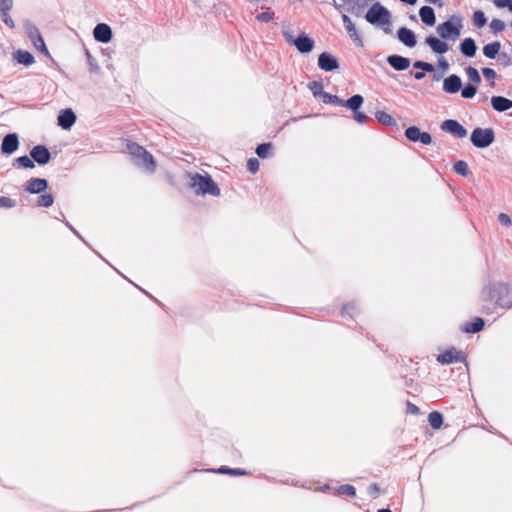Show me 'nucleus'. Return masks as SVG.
Listing matches in <instances>:
<instances>
[{
  "instance_id": "nucleus-24",
  "label": "nucleus",
  "mask_w": 512,
  "mask_h": 512,
  "mask_svg": "<svg viewBox=\"0 0 512 512\" xmlns=\"http://www.w3.org/2000/svg\"><path fill=\"white\" fill-rule=\"evenodd\" d=\"M421 21L427 26H434L436 22L435 12L431 6H422L419 10Z\"/></svg>"
},
{
  "instance_id": "nucleus-18",
  "label": "nucleus",
  "mask_w": 512,
  "mask_h": 512,
  "mask_svg": "<svg viewBox=\"0 0 512 512\" xmlns=\"http://www.w3.org/2000/svg\"><path fill=\"white\" fill-rule=\"evenodd\" d=\"M387 63L395 70V71H405L410 67L411 61L409 58L392 54L387 57Z\"/></svg>"
},
{
  "instance_id": "nucleus-29",
  "label": "nucleus",
  "mask_w": 512,
  "mask_h": 512,
  "mask_svg": "<svg viewBox=\"0 0 512 512\" xmlns=\"http://www.w3.org/2000/svg\"><path fill=\"white\" fill-rule=\"evenodd\" d=\"M13 167L15 168H22V169H33L35 167L34 161L29 155H23L20 157H17L13 160L12 163Z\"/></svg>"
},
{
  "instance_id": "nucleus-21",
  "label": "nucleus",
  "mask_w": 512,
  "mask_h": 512,
  "mask_svg": "<svg viewBox=\"0 0 512 512\" xmlns=\"http://www.w3.org/2000/svg\"><path fill=\"white\" fill-rule=\"evenodd\" d=\"M491 106L497 112H505L512 108V100L504 96H492Z\"/></svg>"
},
{
  "instance_id": "nucleus-14",
  "label": "nucleus",
  "mask_w": 512,
  "mask_h": 512,
  "mask_svg": "<svg viewBox=\"0 0 512 512\" xmlns=\"http://www.w3.org/2000/svg\"><path fill=\"white\" fill-rule=\"evenodd\" d=\"M463 29V19L458 15H452L447 21L436 28V32H460Z\"/></svg>"
},
{
  "instance_id": "nucleus-52",
  "label": "nucleus",
  "mask_w": 512,
  "mask_h": 512,
  "mask_svg": "<svg viewBox=\"0 0 512 512\" xmlns=\"http://www.w3.org/2000/svg\"><path fill=\"white\" fill-rule=\"evenodd\" d=\"M0 16L2 21L6 24V26L9 29H13L15 27L14 22L8 12H0Z\"/></svg>"
},
{
  "instance_id": "nucleus-2",
  "label": "nucleus",
  "mask_w": 512,
  "mask_h": 512,
  "mask_svg": "<svg viewBox=\"0 0 512 512\" xmlns=\"http://www.w3.org/2000/svg\"><path fill=\"white\" fill-rule=\"evenodd\" d=\"M391 13L379 2L374 3L367 11L365 19L376 28L383 29L384 32H390Z\"/></svg>"
},
{
  "instance_id": "nucleus-15",
  "label": "nucleus",
  "mask_w": 512,
  "mask_h": 512,
  "mask_svg": "<svg viewBox=\"0 0 512 512\" xmlns=\"http://www.w3.org/2000/svg\"><path fill=\"white\" fill-rule=\"evenodd\" d=\"M77 120V116L75 112L71 108H66L60 110L57 117V124L63 130H70L71 127L75 124Z\"/></svg>"
},
{
  "instance_id": "nucleus-19",
  "label": "nucleus",
  "mask_w": 512,
  "mask_h": 512,
  "mask_svg": "<svg viewBox=\"0 0 512 512\" xmlns=\"http://www.w3.org/2000/svg\"><path fill=\"white\" fill-rule=\"evenodd\" d=\"M13 60L25 67L31 66L35 62L33 54L27 50L18 49L13 52Z\"/></svg>"
},
{
  "instance_id": "nucleus-60",
  "label": "nucleus",
  "mask_w": 512,
  "mask_h": 512,
  "mask_svg": "<svg viewBox=\"0 0 512 512\" xmlns=\"http://www.w3.org/2000/svg\"><path fill=\"white\" fill-rule=\"evenodd\" d=\"M439 36L447 43V41L457 40L461 34H439Z\"/></svg>"
},
{
  "instance_id": "nucleus-26",
  "label": "nucleus",
  "mask_w": 512,
  "mask_h": 512,
  "mask_svg": "<svg viewBox=\"0 0 512 512\" xmlns=\"http://www.w3.org/2000/svg\"><path fill=\"white\" fill-rule=\"evenodd\" d=\"M364 102V98L362 95L360 94H355V95H352L350 98H348L347 100H343L342 99V107H346L350 110H352V112L354 111H357L361 108L362 104Z\"/></svg>"
},
{
  "instance_id": "nucleus-35",
  "label": "nucleus",
  "mask_w": 512,
  "mask_h": 512,
  "mask_svg": "<svg viewBox=\"0 0 512 512\" xmlns=\"http://www.w3.org/2000/svg\"><path fill=\"white\" fill-rule=\"evenodd\" d=\"M129 154L133 157L134 161L136 162L139 157L143 154V152L146 151V149L142 146H140L137 143L131 142L127 145Z\"/></svg>"
},
{
  "instance_id": "nucleus-44",
  "label": "nucleus",
  "mask_w": 512,
  "mask_h": 512,
  "mask_svg": "<svg viewBox=\"0 0 512 512\" xmlns=\"http://www.w3.org/2000/svg\"><path fill=\"white\" fill-rule=\"evenodd\" d=\"M259 166L260 163L257 158L252 157L247 160V170L252 174H255L259 171Z\"/></svg>"
},
{
  "instance_id": "nucleus-23",
  "label": "nucleus",
  "mask_w": 512,
  "mask_h": 512,
  "mask_svg": "<svg viewBox=\"0 0 512 512\" xmlns=\"http://www.w3.org/2000/svg\"><path fill=\"white\" fill-rule=\"evenodd\" d=\"M459 49H460V52L464 56H466L468 58H472L476 54L477 45H476V42L474 39L468 37V38H465L464 40H462V42L460 43Z\"/></svg>"
},
{
  "instance_id": "nucleus-39",
  "label": "nucleus",
  "mask_w": 512,
  "mask_h": 512,
  "mask_svg": "<svg viewBox=\"0 0 512 512\" xmlns=\"http://www.w3.org/2000/svg\"><path fill=\"white\" fill-rule=\"evenodd\" d=\"M465 72L467 74V77L469 79V81L472 83V84H479L481 83V76H480V73L479 71L473 67V66H468L465 68Z\"/></svg>"
},
{
  "instance_id": "nucleus-25",
  "label": "nucleus",
  "mask_w": 512,
  "mask_h": 512,
  "mask_svg": "<svg viewBox=\"0 0 512 512\" xmlns=\"http://www.w3.org/2000/svg\"><path fill=\"white\" fill-rule=\"evenodd\" d=\"M137 165H141L149 172H154L156 168V162L154 160L153 155L147 150L143 152L141 157L135 162Z\"/></svg>"
},
{
  "instance_id": "nucleus-13",
  "label": "nucleus",
  "mask_w": 512,
  "mask_h": 512,
  "mask_svg": "<svg viewBox=\"0 0 512 512\" xmlns=\"http://www.w3.org/2000/svg\"><path fill=\"white\" fill-rule=\"evenodd\" d=\"M19 136L15 132L6 134L1 142V153L3 155H11L19 149Z\"/></svg>"
},
{
  "instance_id": "nucleus-10",
  "label": "nucleus",
  "mask_w": 512,
  "mask_h": 512,
  "mask_svg": "<svg viewBox=\"0 0 512 512\" xmlns=\"http://www.w3.org/2000/svg\"><path fill=\"white\" fill-rule=\"evenodd\" d=\"M317 64L325 72H334L340 67L338 58L326 51L319 54Z\"/></svg>"
},
{
  "instance_id": "nucleus-11",
  "label": "nucleus",
  "mask_w": 512,
  "mask_h": 512,
  "mask_svg": "<svg viewBox=\"0 0 512 512\" xmlns=\"http://www.w3.org/2000/svg\"><path fill=\"white\" fill-rule=\"evenodd\" d=\"M24 190L30 194H42L49 188V182L45 178L31 177L23 185Z\"/></svg>"
},
{
  "instance_id": "nucleus-4",
  "label": "nucleus",
  "mask_w": 512,
  "mask_h": 512,
  "mask_svg": "<svg viewBox=\"0 0 512 512\" xmlns=\"http://www.w3.org/2000/svg\"><path fill=\"white\" fill-rule=\"evenodd\" d=\"M472 145L478 149H485L495 141V132L493 128L476 127L470 134Z\"/></svg>"
},
{
  "instance_id": "nucleus-31",
  "label": "nucleus",
  "mask_w": 512,
  "mask_h": 512,
  "mask_svg": "<svg viewBox=\"0 0 512 512\" xmlns=\"http://www.w3.org/2000/svg\"><path fill=\"white\" fill-rule=\"evenodd\" d=\"M428 422L429 425L435 429L438 430L442 427L444 422L443 414L439 411H432L428 414Z\"/></svg>"
},
{
  "instance_id": "nucleus-5",
  "label": "nucleus",
  "mask_w": 512,
  "mask_h": 512,
  "mask_svg": "<svg viewBox=\"0 0 512 512\" xmlns=\"http://www.w3.org/2000/svg\"><path fill=\"white\" fill-rule=\"evenodd\" d=\"M286 42L293 45L302 54L310 53L315 47V41L308 34H283Z\"/></svg>"
},
{
  "instance_id": "nucleus-8",
  "label": "nucleus",
  "mask_w": 512,
  "mask_h": 512,
  "mask_svg": "<svg viewBox=\"0 0 512 512\" xmlns=\"http://www.w3.org/2000/svg\"><path fill=\"white\" fill-rule=\"evenodd\" d=\"M437 361L442 365H448L452 363H465L466 356L462 351L452 347L439 354L437 356Z\"/></svg>"
},
{
  "instance_id": "nucleus-54",
  "label": "nucleus",
  "mask_w": 512,
  "mask_h": 512,
  "mask_svg": "<svg viewBox=\"0 0 512 512\" xmlns=\"http://www.w3.org/2000/svg\"><path fill=\"white\" fill-rule=\"evenodd\" d=\"M498 221L502 226L509 227L512 224L511 218L506 213H500L498 215Z\"/></svg>"
},
{
  "instance_id": "nucleus-20",
  "label": "nucleus",
  "mask_w": 512,
  "mask_h": 512,
  "mask_svg": "<svg viewBox=\"0 0 512 512\" xmlns=\"http://www.w3.org/2000/svg\"><path fill=\"white\" fill-rule=\"evenodd\" d=\"M485 321L481 317H475L472 321L464 323L461 330L465 333L476 334L484 329Z\"/></svg>"
},
{
  "instance_id": "nucleus-28",
  "label": "nucleus",
  "mask_w": 512,
  "mask_h": 512,
  "mask_svg": "<svg viewBox=\"0 0 512 512\" xmlns=\"http://www.w3.org/2000/svg\"><path fill=\"white\" fill-rule=\"evenodd\" d=\"M501 49V44L499 41L490 42L483 47V54L485 57L489 59H495L499 54Z\"/></svg>"
},
{
  "instance_id": "nucleus-49",
  "label": "nucleus",
  "mask_w": 512,
  "mask_h": 512,
  "mask_svg": "<svg viewBox=\"0 0 512 512\" xmlns=\"http://www.w3.org/2000/svg\"><path fill=\"white\" fill-rule=\"evenodd\" d=\"M15 205V200L11 199L10 197L0 196V207L13 208Z\"/></svg>"
},
{
  "instance_id": "nucleus-33",
  "label": "nucleus",
  "mask_w": 512,
  "mask_h": 512,
  "mask_svg": "<svg viewBox=\"0 0 512 512\" xmlns=\"http://www.w3.org/2000/svg\"><path fill=\"white\" fill-rule=\"evenodd\" d=\"M334 495H346L349 497L356 496V489L351 484L340 485L338 488L334 489Z\"/></svg>"
},
{
  "instance_id": "nucleus-47",
  "label": "nucleus",
  "mask_w": 512,
  "mask_h": 512,
  "mask_svg": "<svg viewBox=\"0 0 512 512\" xmlns=\"http://www.w3.org/2000/svg\"><path fill=\"white\" fill-rule=\"evenodd\" d=\"M505 27L506 25L504 21L500 19L495 18L490 22V28L493 32H502L505 29Z\"/></svg>"
},
{
  "instance_id": "nucleus-57",
  "label": "nucleus",
  "mask_w": 512,
  "mask_h": 512,
  "mask_svg": "<svg viewBox=\"0 0 512 512\" xmlns=\"http://www.w3.org/2000/svg\"><path fill=\"white\" fill-rule=\"evenodd\" d=\"M13 6V0H0V12H9Z\"/></svg>"
},
{
  "instance_id": "nucleus-7",
  "label": "nucleus",
  "mask_w": 512,
  "mask_h": 512,
  "mask_svg": "<svg viewBox=\"0 0 512 512\" xmlns=\"http://www.w3.org/2000/svg\"><path fill=\"white\" fill-rule=\"evenodd\" d=\"M405 137L414 143H421L423 145H430L433 142L432 136L430 133L421 131L417 126H409L405 130Z\"/></svg>"
},
{
  "instance_id": "nucleus-22",
  "label": "nucleus",
  "mask_w": 512,
  "mask_h": 512,
  "mask_svg": "<svg viewBox=\"0 0 512 512\" xmlns=\"http://www.w3.org/2000/svg\"><path fill=\"white\" fill-rule=\"evenodd\" d=\"M375 118L378 121V123H380L384 126L395 128L396 131H399V127H398L396 119L389 113H387L383 110H378L375 112Z\"/></svg>"
},
{
  "instance_id": "nucleus-16",
  "label": "nucleus",
  "mask_w": 512,
  "mask_h": 512,
  "mask_svg": "<svg viewBox=\"0 0 512 512\" xmlns=\"http://www.w3.org/2000/svg\"><path fill=\"white\" fill-rule=\"evenodd\" d=\"M425 44L430 47V49L438 55H443L449 51V45L442 39L430 34L425 39Z\"/></svg>"
},
{
  "instance_id": "nucleus-17",
  "label": "nucleus",
  "mask_w": 512,
  "mask_h": 512,
  "mask_svg": "<svg viewBox=\"0 0 512 512\" xmlns=\"http://www.w3.org/2000/svg\"><path fill=\"white\" fill-rule=\"evenodd\" d=\"M462 88L461 77L457 74H451L444 78L442 89L449 94H455Z\"/></svg>"
},
{
  "instance_id": "nucleus-3",
  "label": "nucleus",
  "mask_w": 512,
  "mask_h": 512,
  "mask_svg": "<svg viewBox=\"0 0 512 512\" xmlns=\"http://www.w3.org/2000/svg\"><path fill=\"white\" fill-rule=\"evenodd\" d=\"M190 187L195 190L197 195H211L217 197L221 192L217 183L209 174L202 175L195 173L191 177Z\"/></svg>"
},
{
  "instance_id": "nucleus-46",
  "label": "nucleus",
  "mask_w": 512,
  "mask_h": 512,
  "mask_svg": "<svg viewBox=\"0 0 512 512\" xmlns=\"http://www.w3.org/2000/svg\"><path fill=\"white\" fill-rule=\"evenodd\" d=\"M496 58L497 61L504 67L512 65V58L506 52H499Z\"/></svg>"
},
{
  "instance_id": "nucleus-30",
  "label": "nucleus",
  "mask_w": 512,
  "mask_h": 512,
  "mask_svg": "<svg viewBox=\"0 0 512 512\" xmlns=\"http://www.w3.org/2000/svg\"><path fill=\"white\" fill-rule=\"evenodd\" d=\"M256 154L261 159H266L273 155V144L271 142H263L256 147Z\"/></svg>"
},
{
  "instance_id": "nucleus-45",
  "label": "nucleus",
  "mask_w": 512,
  "mask_h": 512,
  "mask_svg": "<svg viewBox=\"0 0 512 512\" xmlns=\"http://www.w3.org/2000/svg\"><path fill=\"white\" fill-rule=\"evenodd\" d=\"M356 309H357V306H356V303H355V302L347 303V304H345V305L342 307L341 315H342L343 317H345L346 315H349L350 317H352L353 313H355V312H356Z\"/></svg>"
},
{
  "instance_id": "nucleus-53",
  "label": "nucleus",
  "mask_w": 512,
  "mask_h": 512,
  "mask_svg": "<svg viewBox=\"0 0 512 512\" xmlns=\"http://www.w3.org/2000/svg\"><path fill=\"white\" fill-rule=\"evenodd\" d=\"M114 34H93L94 39L100 43H109Z\"/></svg>"
},
{
  "instance_id": "nucleus-37",
  "label": "nucleus",
  "mask_w": 512,
  "mask_h": 512,
  "mask_svg": "<svg viewBox=\"0 0 512 512\" xmlns=\"http://www.w3.org/2000/svg\"><path fill=\"white\" fill-rule=\"evenodd\" d=\"M477 93V86L472 83H467L461 88V96L464 99H472Z\"/></svg>"
},
{
  "instance_id": "nucleus-55",
  "label": "nucleus",
  "mask_w": 512,
  "mask_h": 512,
  "mask_svg": "<svg viewBox=\"0 0 512 512\" xmlns=\"http://www.w3.org/2000/svg\"><path fill=\"white\" fill-rule=\"evenodd\" d=\"M495 6L498 8H508L512 12V0H494Z\"/></svg>"
},
{
  "instance_id": "nucleus-40",
  "label": "nucleus",
  "mask_w": 512,
  "mask_h": 512,
  "mask_svg": "<svg viewBox=\"0 0 512 512\" xmlns=\"http://www.w3.org/2000/svg\"><path fill=\"white\" fill-rule=\"evenodd\" d=\"M85 55L87 58L90 73L98 74L100 72V67L97 64L96 59L92 56L88 49H85Z\"/></svg>"
},
{
  "instance_id": "nucleus-41",
  "label": "nucleus",
  "mask_w": 512,
  "mask_h": 512,
  "mask_svg": "<svg viewBox=\"0 0 512 512\" xmlns=\"http://www.w3.org/2000/svg\"><path fill=\"white\" fill-rule=\"evenodd\" d=\"M321 98L325 104L338 105V106L342 105V99L339 98L337 95H333L328 92H323Z\"/></svg>"
},
{
  "instance_id": "nucleus-27",
  "label": "nucleus",
  "mask_w": 512,
  "mask_h": 512,
  "mask_svg": "<svg viewBox=\"0 0 512 512\" xmlns=\"http://www.w3.org/2000/svg\"><path fill=\"white\" fill-rule=\"evenodd\" d=\"M211 472L220 473V474H228L231 476H245L250 475V472H248L245 469L241 468H230L228 466H221L217 469H211Z\"/></svg>"
},
{
  "instance_id": "nucleus-58",
  "label": "nucleus",
  "mask_w": 512,
  "mask_h": 512,
  "mask_svg": "<svg viewBox=\"0 0 512 512\" xmlns=\"http://www.w3.org/2000/svg\"><path fill=\"white\" fill-rule=\"evenodd\" d=\"M92 32H112V29L106 23H99L94 27Z\"/></svg>"
},
{
  "instance_id": "nucleus-50",
  "label": "nucleus",
  "mask_w": 512,
  "mask_h": 512,
  "mask_svg": "<svg viewBox=\"0 0 512 512\" xmlns=\"http://www.w3.org/2000/svg\"><path fill=\"white\" fill-rule=\"evenodd\" d=\"M368 495L373 499H376L379 497L380 487L377 483H373L368 487Z\"/></svg>"
},
{
  "instance_id": "nucleus-48",
  "label": "nucleus",
  "mask_w": 512,
  "mask_h": 512,
  "mask_svg": "<svg viewBox=\"0 0 512 512\" xmlns=\"http://www.w3.org/2000/svg\"><path fill=\"white\" fill-rule=\"evenodd\" d=\"M22 28L25 30V32H39V29L29 19H24L22 21Z\"/></svg>"
},
{
  "instance_id": "nucleus-12",
  "label": "nucleus",
  "mask_w": 512,
  "mask_h": 512,
  "mask_svg": "<svg viewBox=\"0 0 512 512\" xmlns=\"http://www.w3.org/2000/svg\"><path fill=\"white\" fill-rule=\"evenodd\" d=\"M29 38L33 44V46L43 53L52 63V65L62 74H64L63 70L60 68L59 64L54 60V58L51 56L46 43L42 37V34H28Z\"/></svg>"
},
{
  "instance_id": "nucleus-62",
  "label": "nucleus",
  "mask_w": 512,
  "mask_h": 512,
  "mask_svg": "<svg viewBox=\"0 0 512 512\" xmlns=\"http://www.w3.org/2000/svg\"><path fill=\"white\" fill-rule=\"evenodd\" d=\"M438 66H439V68H441L444 71L449 68V63L446 60V58L443 57V55H440V57L438 59Z\"/></svg>"
},
{
  "instance_id": "nucleus-59",
  "label": "nucleus",
  "mask_w": 512,
  "mask_h": 512,
  "mask_svg": "<svg viewBox=\"0 0 512 512\" xmlns=\"http://www.w3.org/2000/svg\"><path fill=\"white\" fill-rule=\"evenodd\" d=\"M256 18L261 22H269L272 20V14L270 12H261L256 16Z\"/></svg>"
},
{
  "instance_id": "nucleus-32",
  "label": "nucleus",
  "mask_w": 512,
  "mask_h": 512,
  "mask_svg": "<svg viewBox=\"0 0 512 512\" xmlns=\"http://www.w3.org/2000/svg\"><path fill=\"white\" fill-rule=\"evenodd\" d=\"M40 196L37 198L36 206L42 207V208H49L54 203V196L51 193H42L39 194Z\"/></svg>"
},
{
  "instance_id": "nucleus-56",
  "label": "nucleus",
  "mask_w": 512,
  "mask_h": 512,
  "mask_svg": "<svg viewBox=\"0 0 512 512\" xmlns=\"http://www.w3.org/2000/svg\"><path fill=\"white\" fill-rule=\"evenodd\" d=\"M482 74L487 80H493L496 78V72L494 69L485 67L482 69Z\"/></svg>"
},
{
  "instance_id": "nucleus-43",
  "label": "nucleus",
  "mask_w": 512,
  "mask_h": 512,
  "mask_svg": "<svg viewBox=\"0 0 512 512\" xmlns=\"http://www.w3.org/2000/svg\"><path fill=\"white\" fill-rule=\"evenodd\" d=\"M309 88L311 89L313 95L315 97L322 96L323 91V84L320 81H313L309 84Z\"/></svg>"
},
{
  "instance_id": "nucleus-6",
  "label": "nucleus",
  "mask_w": 512,
  "mask_h": 512,
  "mask_svg": "<svg viewBox=\"0 0 512 512\" xmlns=\"http://www.w3.org/2000/svg\"><path fill=\"white\" fill-rule=\"evenodd\" d=\"M440 129L458 139L465 138L468 134L467 129L455 119H446L442 121Z\"/></svg>"
},
{
  "instance_id": "nucleus-9",
  "label": "nucleus",
  "mask_w": 512,
  "mask_h": 512,
  "mask_svg": "<svg viewBox=\"0 0 512 512\" xmlns=\"http://www.w3.org/2000/svg\"><path fill=\"white\" fill-rule=\"evenodd\" d=\"M34 164L37 163L39 166L48 164L52 159V154L47 146L38 144L33 146L29 152Z\"/></svg>"
},
{
  "instance_id": "nucleus-1",
  "label": "nucleus",
  "mask_w": 512,
  "mask_h": 512,
  "mask_svg": "<svg viewBox=\"0 0 512 512\" xmlns=\"http://www.w3.org/2000/svg\"><path fill=\"white\" fill-rule=\"evenodd\" d=\"M483 302H493L496 307L512 308V285L507 283H493L485 286L480 293Z\"/></svg>"
},
{
  "instance_id": "nucleus-38",
  "label": "nucleus",
  "mask_w": 512,
  "mask_h": 512,
  "mask_svg": "<svg viewBox=\"0 0 512 512\" xmlns=\"http://www.w3.org/2000/svg\"><path fill=\"white\" fill-rule=\"evenodd\" d=\"M453 170L456 174L466 177L469 173V166L466 161L458 160L453 164Z\"/></svg>"
},
{
  "instance_id": "nucleus-63",
  "label": "nucleus",
  "mask_w": 512,
  "mask_h": 512,
  "mask_svg": "<svg viewBox=\"0 0 512 512\" xmlns=\"http://www.w3.org/2000/svg\"><path fill=\"white\" fill-rule=\"evenodd\" d=\"M353 43L359 47L363 46V40L361 38V34H349Z\"/></svg>"
},
{
  "instance_id": "nucleus-51",
  "label": "nucleus",
  "mask_w": 512,
  "mask_h": 512,
  "mask_svg": "<svg viewBox=\"0 0 512 512\" xmlns=\"http://www.w3.org/2000/svg\"><path fill=\"white\" fill-rule=\"evenodd\" d=\"M353 118L355 121H357L358 123H361V124L366 123L369 120V117L364 112H361L360 110L353 112Z\"/></svg>"
},
{
  "instance_id": "nucleus-36",
  "label": "nucleus",
  "mask_w": 512,
  "mask_h": 512,
  "mask_svg": "<svg viewBox=\"0 0 512 512\" xmlns=\"http://www.w3.org/2000/svg\"><path fill=\"white\" fill-rule=\"evenodd\" d=\"M472 21H473V25L476 28L481 29L486 25L487 18L483 11L476 10L473 14Z\"/></svg>"
},
{
  "instance_id": "nucleus-64",
  "label": "nucleus",
  "mask_w": 512,
  "mask_h": 512,
  "mask_svg": "<svg viewBox=\"0 0 512 512\" xmlns=\"http://www.w3.org/2000/svg\"><path fill=\"white\" fill-rule=\"evenodd\" d=\"M407 410L412 413V414H418L420 409L418 406L414 405L413 403L411 402H407Z\"/></svg>"
},
{
  "instance_id": "nucleus-42",
  "label": "nucleus",
  "mask_w": 512,
  "mask_h": 512,
  "mask_svg": "<svg viewBox=\"0 0 512 512\" xmlns=\"http://www.w3.org/2000/svg\"><path fill=\"white\" fill-rule=\"evenodd\" d=\"M413 67L415 69H420L424 73L434 72L435 71V67H434V65L432 63L425 62V61H422V60H416L413 63Z\"/></svg>"
},
{
  "instance_id": "nucleus-61",
  "label": "nucleus",
  "mask_w": 512,
  "mask_h": 512,
  "mask_svg": "<svg viewBox=\"0 0 512 512\" xmlns=\"http://www.w3.org/2000/svg\"><path fill=\"white\" fill-rule=\"evenodd\" d=\"M343 21L345 23V27L348 32H351V31L355 32L354 24L352 23V21L349 19L348 16L343 15Z\"/></svg>"
},
{
  "instance_id": "nucleus-34",
  "label": "nucleus",
  "mask_w": 512,
  "mask_h": 512,
  "mask_svg": "<svg viewBox=\"0 0 512 512\" xmlns=\"http://www.w3.org/2000/svg\"><path fill=\"white\" fill-rule=\"evenodd\" d=\"M397 39L409 48H413L417 44L416 34H396Z\"/></svg>"
}]
</instances>
